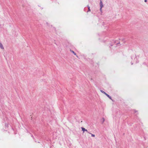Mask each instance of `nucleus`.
<instances>
[{"mask_svg": "<svg viewBox=\"0 0 148 148\" xmlns=\"http://www.w3.org/2000/svg\"><path fill=\"white\" fill-rule=\"evenodd\" d=\"M134 111H135V113H136L137 112V111H136V110H134Z\"/></svg>", "mask_w": 148, "mask_h": 148, "instance_id": "12", "label": "nucleus"}, {"mask_svg": "<svg viewBox=\"0 0 148 148\" xmlns=\"http://www.w3.org/2000/svg\"><path fill=\"white\" fill-rule=\"evenodd\" d=\"M100 7H101V8H102L103 7V5L101 1H101L100 2Z\"/></svg>", "mask_w": 148, "mask_h": 148, "instance_id": "2", "label": "nucleus"}, {"mask_svg": "<svg viewBox=\"0 0 148 148\" xmlns=\"http://www.w3.org/2000/svg\"><path fill=\"white\" fill-rule=\"evenodd\" d=\"M106 95L111 100H112V99L111 98V97L110 96H109L107 94V95Z\"/></svg>", "mask_w": 148, "mask_h": 148, "instance_id": "5", "label": "nucleus"}, {"mask_svg": "<svg viewBox=\"0 0 148 148\" xmlns=\"http://www.w3.org/2000/svg\"><path fill=\"white\" fill-rule=\"evenodd\" d=\"M7 125H7V124H5V126H7Z\"/></svg>", "mask_w": 148, "mask_h": 148, "instance_id": "13", "label": "nucleus"}, {"mask_svg": "<svg viewBox=\"0 0 148 148\" xmlns=\"http://www.w3.org/2000/svg\"><path fill=\"white\" fill-rule=\"evenodd\" d=\"M133 64V63H131V64H132H132Z\"/></svg>", "mask_w": 148, "mask_h": 148, "instance_id": "14", "label": "nucleus"}, {"mask_svg": "<svg viewBox=\"0 0 148 148\" xmlns=\"http://www.w3.org/2000/svg\"><path fill=\"white\" fill-rule=\"evenodd\" d=\"M71 51L74 54V55H76V53H75V52L73 51Z\"/></svg>", "mask_w": 148, "mask_h": 148, "instance_id": "8", "label": "nucleus"}, {"mask_svg": "<svg viewBox=\"0 0 148 148\" xmlns=\"http://www.w3.org/2000/svg\"><path fill=\"white\" fill-rule=\"evenodd\" d=\"M102 120H103V122L105 121V119L103 118H102Z\"/></svg>", "mask_w": 148, "mask_h": 148, "instance_id": "9", "label": "nucleus"}, {"mask_svg": "<svg viewBox=\"0 0 148 148\" xmlns=\"http://www.w3.org/2000/svg\"><path fill=\"white\" fill-rule=\"evenodd\" d=\"M82 129V131H83V132L84 133V132L85 131H86V132H87L88 133H89V132L88 131V130L82 127H81Z\"/></svg>", "mask_w": 148, "mask_h": 148, "instance_id": "1", "label": "nucleus"}, {"mask_svg": "<svg viewBox=\"0 0 148 148\" xmlns=\"http://www.w3.org/2000/svg\"><path fill=\"white\" fill-rule=\"evenodd\" d=\"M89 134H91V136H92V137H94L95 136V135L94 134H92L91 133H89Z\"/></svg>", "mask_w": 148, "mask_h": 148, "instance_id": "6", "label": "nucleus"}, {"mask_svg": "<svg viewBox=\"0 0 148 148\" xmlns=\"http://www.w3.org/2000/svg\"><path fill=\"white\" fill-rule=\"evenodd\" d=\"M90 11V7H89V6H88V12L89 11Z\"/></svg>", "mask_w": 148, "mask_h": 148, "instance_id": "7", "label": "nucleus"}, {"mask_svg": "<svg viewBox=\"0 0 148 148\" xmlns=\"http://www.w3.org/2000/svg\"><path fill=\"white\" fill-rule=\"evenodd\" d=\"M100 91L102 93H103L105 95H107V94L104 91H103V90H100Z\"/></svg>", "mask_w": 148, "mask_h": 148, "instance_id": "4", "label": "nucleus"}, {"mask_svg": "<svg viewBox=\"0 0 148 148\" xmlns=\"http://www.w3.org/2000/svg\"><path fill=\"white\" fill-rule=\"evenodd\" d=\"M144 1L145 2H147V0H145Z\"/></svg>", "mask_w": 148, "mask_h": 148, "instance_id": "11", "label": "nucleus"}, {"mask_svg": "<svg viewBox=\"0 0 148 148\" xmlns=\"http://www.w3.org/2000/svg\"><path fill=\"white\" fill-rule=\"evenodd\" d=\"M0 47L2 49H4V47H3L2 44L1 42H0Z\"/></svg>", "mask_w": 148, "mask_h": 148, "instance_id": "3", "label": "nucleus"}, {"mask_svg": "<svg viewBox=\"0 0 148 148\" xmlns=\"http://www.w3.org/2000/svg\"><path fill=\"white\" fill-rule=\"evenodd\" d=\"M102 8H101V7H100V11H101V10H102Z\"/></svg>", "mask_w": 148, "mask_h": 148, "instance_id": "10", "label": "nucleus"}]
</instances>
